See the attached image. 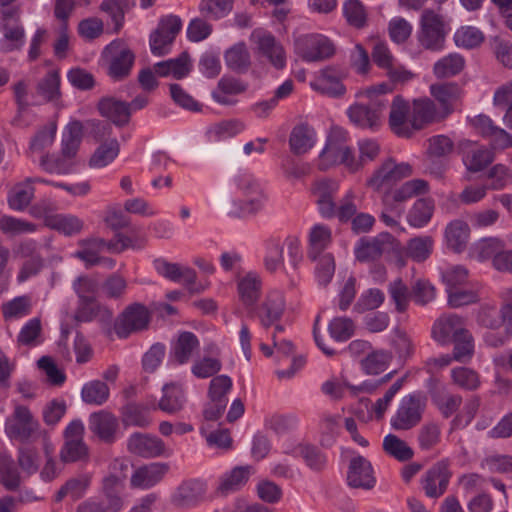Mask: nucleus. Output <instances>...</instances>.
Returning a JSON list of instances; mask_svg holds the SVG:
<instances>
[{
    "label": "nucleus",
    "instance_id": "9b49d317",
    "mask_svg": "<svg viewBox=\"0 0 512 512\" xmlns=\"http://www.w3.org/2000/svg\"><path fill=\"white\" fill-rule=\"evenodd\" d=\"M451 475L447 460L435 463L425 472L421 480L425 495L429 498L442 496L447 490Z\"/></svg>",
    "mask_w": 512,
    "mask_h": 512
},
{
    "label": "nucleus",
    "instance_id": "6e6d98bb",
    "mask_svg": "<svg viewBox=\"0 0 512 512\" xmlns=\"http://www.w3.org/2000/svg\"><path fill=\"white\" fill-rule=\"evenodd\" d=\"M454 344L451 357L454 361L468 363L474 354V338L470 331L452 340Z\"/></svg>",
    "mask_w": 512,
    "mask_h": 512
},
{
    "label": "nucleus",
    "instance_id": "3c124183",
    "mask_svg": "<svg viewBox=\"0 0 512 512\" xmlns=\"http://www.w3.org/2000/svg\"><path fill=\"white\" fill-rule=\"evenodd\" d=\"M83 136V126L81 122L79 121H72L70 122L67 127L66 131L63 135L62 140V153L66 157H73L80 145L81 139Z\"/></svg>",
    "mask_w": 512,
    "mask_h": 512
},
{
    "label": "nucleus",
    "instance_id": "b1692460",
    "mask_svg": "<svg viewBox=\"0 0 512 512\" xmlns=\"http://www.w3.org/2000/svg\"><path fill=\"white\" fill-rule=\"evenodd\" d=\"M348 485L352 488L371 489L375 485L371 463L363 456L351 459L347 473Z\"/></svg>",
    "mask_w": 512,
    "mask_h": 512
},
{
    "label": "nucleus",
    "instance_id": "e433bc0d",
    "mask_svg": "<svg viewBox=\"0 0 512 512\" xmlns=\"http://www.w3.org/2000/svg\"><path fill=\"white\" fill-rule=\"evenodd\" d=\"M99 315H101L103 319L110 320L113 313L105 306L99 304L97 299L78 301V306L74 316L77 322H90Z\"/></svg>",
    "mask_w": 512,
    "mask_h": 512
},
{
    "label": "nucleus",
    "instance_id": "de8ad7c7",
    "mask_svg": "<svg viewBox=\"0 0 512 512\" xmlns=\"http://www.w3.org/2000/svg\"><path fill=\"white\" fill-rule=\"evenodd\" d=\"M234 0H201L199 12L210 20H218L228 15L233 9Z\"/></svg>",
    "mask_w": 512,
    "mask_h": 512
},
{
    "label": "nucleus",
    "instance_id": "f3484780",
    "mask_svg": "<svg viewBox=\"0 0 512 512\" xmlns=\"http://www.w3.org/2000/svg\"><path fill=\"white\" fill-rule=\"evenodd\" d=\"M345 77L343 70L336 67H326L319 72V75L311 83V87L323 95L329 97H342L346 88L342 83Z\"/></svg>",
    "mask_w": 512,
    "mask_h": 512
},
{
    "label": "nucleus",
    "instance_id": "f8f14e48",
    "mask_svg": "<svg viewBox=\"0 0 512 512\" xmlns=\"http://www.w3.org/2000/svg\"><path fill=\"white\" fill-rule=\"evenodd\" d=\"M39 428V422L34 418L28 407L16 405L11 417L6 423V432L11 438L27 440Z\"/></svg>",
    "mask_w": 512,
    "mask_h": 512
},
{
    "label": "nucleus",
    "instance_id": "4468645a",
    "mask_svg": "<svg viewBox=\"0 0 512 512\" xmlns=\"http://www.w3.org/2000/svg\"><path fill=\"white\" fill-rule=\"evenodd\" d=\"M394 240L389 233H380L372 238H361L355 248L356 259L360 262L377 260L393 247Z\"/></svg>",
    "mask_w": 512,
    "mask_h": 512
},
{
    "label": "nucleus",
    "instance_id": "4c0bfd02",
    "mask_svg": "<svg viewBox=\"0 0 512 512\" xmlns=\"http://www.w3.org/2000/svg\"><path fill=\"white\" fill-rule=\"evenodd\" d=\"M331 242V231L324 225H315L309 234V251L308 257L311 260H316Z\"/></svg>",
    "mask_w": 512,
    "mask_h": 512
},
{
    "label": "nucleus",
    "instance_id": "79ce46f5",
    "mask_svg": "<svg viewBox=\"0 0 512 512\" xmlns=\"http://www.w3.org/2000/svg\"><path fill=\"white\" fill-rule=\"evenodd\" d=\"M464 66V58L460 54L451 53L434 64L433 72L437 78H449L459 74Z\"/></svg>",
    "mask_w": 512,
    "mask_h": 512
},
{
    "label": "nucleus",
    "instance_id": "052dcab7",
    "mask_svg": "<svg viewBox=\"0 0 512 512\" xmlns=\"http://www.w3.org/2000/svg\"><path fill=\"white\" fill-rule=\"evenodd\" d=\"M343 11L349 25L357 29H361L366 25L367 12L359 0H348L345 2Z\"/></svg>",
    "mask_w": 512,
    "mask_h": 512
},
{
    "label": "nucleus",
    "instance_id": "f704fd0d",
    "mask_svg": "<svg viewBox=\"0 0 512 512\" xmlns=\"http://www.w3.org/2000/svg\"><path fill=\"white\" fill-rule=\"evenodd\" d=\"M314 130L308 125L295 126L290 134L289 145L291 151L296 155H301L310 150L314 145Z\"/></svg>",
    "mask_w": 512,
    "mask_h": 512
},
{
    "label": "nucleus",
    "instance_id": "69168bd1",
    "mask_svg": "<svg viewBox=\"0 0 512 512\" xmlns=\"http://www.w3.org/2000/svg\"><path fill=\"white\" fill-rule=\"evenodd\" d=\"M451 378L455 385L465 390H475L480 385L478 373L468 367L452 369Z\"/></svg>",
    "mask_w": 512,
    "mask_h": 512
},
{
    "label": "nucleus",
    "instance_id": "aec40b11",
    "mask_svg": "<svg viewBox=\"0 0 512 512\" xmlns=\"http://www.w3.org/2000/svg\"><path fill=\"white\" fill-rule=\"evenodd\" d=\"M460 147L462 150V162L468 172H481L494 160L493 151L484 146L465 141L461 143Z\"/></svg>",
    "mask_w": 512,
    "mask_h": 512
},
{
    "label": "nucleus",
    "instance_id": "f03ea898",
    "mask_svg": "<svg viewBox=\"0 0 512 512\" xmlns=\"http://www.w3.org/2000/svg\"><path fill=\"white\" fill-rule=\"evenodd\" d=\"M387 101L381 97H370L367 102L351 105L347 110L349 120L362 129H377L382 122Z\"/></svg>",
    "mask_w": 512,
    "mask_h": 512
},
{
    "label": "nucleus",
    "instance_id": "2eb2a0df",
    "mask_svg": "<svg viewBox=\"0 0 512 512\" xmlns=\"http://www.w3.org/2000/svg\"><path fill=\"white\" fill-rule=\"evenodd\" d=\"M429 191V184L423 179H412L403 183L395 190H387L382 195V204L391 210H396L400 204L408 199L425 194Z\"/></svg>",
    "mask_w": 512,
    "mask_h": 512
},
{
    "label": "nucleus",
    "instance_id": "a211bd4d",
    "mask_svg": "<svg viewBox=\"0 0 512 512\" xmlns=\"http://www.w3.org/2000/svg\"><path fill=\"white\" fill-rule=\"evenodd\" d=\"M106 51L113 55L109 65V75L115 80L127 77L135 60L134 53L121 41H113L106 47Z\"/></svg>",
    "mask_w": 512,
    "mask_h": 512
},
{
    "label": "nucleus",
    "instance_id": "dca6fc26",
    "mask_svg": "<svg viewBox=\"0 0 512 512\" xmlns=\"http://www.w3.org/2000/svg\"><path fill=\"white\" fill-rule=\"evenodd\" d=\"M410 106L401 96L394 97L388 118L391 131L398 137L410 138L414 134L413 120L408 119Z\"/></svg>",
    "mask_w": 512,
    "mask_h": 512
},
{
    "label": "nucleus",
    "instance_id": "412c9836",
    "mask_svg": "<svg viewBox=\"0 0 512 512\" xmlns=\"http://www.w3.org/2000/svg\"><path fill=\"white\" fill-rule=\"evenodd\" d=\"M158 272L165 278L171 281L183 280L184 285L187 286L190 293H201L205 290V286L202 284H196V272L189 267H181L176 263H169L167 261L157 262Z\"/></svg>",
    "mask_w": 512,
    "mask_h": 512
},
{
    "label": "nucleus",
    "instance_id": "a878e982",
    "mask_svg": "<svg viewBox=\"0 0 512 512\" xmlns=\"http://www.w3.org/2000/svg\"><path fill=\"white\" fill-rule=\"evenodd\" d=\"M252 473L253 467L250 465L234 467L220 478L216 489L217 494L226 496L240 490L248 482Z\"/></svg>",
    "mask_w": 512,
    "mask_h": 512
},
{
    "label": "nucleus",
    "instance_id": "58836bf2",
    "mask_svg": "<svg viewBox=\"0 0 512 512\" xmlns=\"http://www.w3.org/2000/svg\"><path fill=\"white\" fill-rule=\"evenodd\" d=\"M245 193L246 196H249L250 198L242 201L238 210L232 212L238 217L254 215L263 208L262 206L265 200V195L258 185L250 184L246 186Z\"/></svg>",
    "mask_w": 512,
    "mask_h": 512
},
{
    "label": "nucleus",
    "instance_id": "bf43d9fd",
    "mask_svg": "<svg viewBox=\"0 0 512 512\" xmlns=\"http://www.w3.org/2000/svg\"><path fill=\"white\" fill-rule=\"evenodd\" d=\"M36 224L18 219L12 216L4 215L0 218V230L12 236L25 234V233H33L36 231Z\"/></svg>",
    "mask_w": 512,
    "mask_h": 512
},
{
    "label": "nucleus",
    "instance_id": "5fc2aeb1",
    "mask_svg": "<svg viewBox=\"0 0 512 512\" xmlns=\"http://www.w3.org/2000/svg\"><path fill=\"white\" fill-rule=\"evenodd\" d=\"M433 240L430 236L415 237L406 247V255L416 262L425 261L432 252Z\"/></svg>",
    "mask_w": 512,
    "mask_h": 512
},
{
    "label": "nucleus",
    "instance_id": "cd10ccee",
    "mask_svg": "<svg viewBox=\"0 0 512 512\" xmlns=\"http://www.w3.org/2000/svg\"><path fill=\"white\" fill-rule=\"evenodd\" d=\"M431 95L439 102L442 115L448 116L453 111V103L457 101L462 90L457 83H438L430 86Z\"/></svg>",
    "mask_w": 512,
    "mask_h": 512
},
{
    "label": "nucleus",
    "instance_id": "a18cd8bd",
    "mask_svg": "<svg viewBox=\"0 0 512 512\" xmlns=\"http://www.w3.org/2000/svg\"><path fill=\"white\" fill-rule=\"evenodd\" d=\"M382 447L386 454L401 462L410 460L414 455L412 448L394 434L384 437Z\"/></svg>",
    "mask_w": 512,
    "mask_h": 512
},
{
    "label": "nucleus",
    "instance_id": "ddd939ff",
    "mask_svg": "<svg viewBox=\"0 0 512 512\" xmlns=\"http://www.w3.org/2000/svg\"><path fill=\"white\" fill-rule=\"evenodd\" d=\"M468 331L463 317L449 313L443 314L435 321L432 327V337L439 344L448 345L452 343V340Z\"/></svg>",
    "mask_w": 512,
    "mask_h": 512
},
{
    "label": "nucleus",
    "instance_id": "774afa93",
    "mask_svg": "<svg viewBox=\"0 0 512 512\" xmlns=\"http://www.w3.org/2000/svg\"><path fill=\"white\" fill-rule=\"evenodd\" d=\"M389 293L395 304V308L399 313H403L407 310L410 293L408 287L403 281L398 278L389 284Z\"/></svg>",
    "mask_w": 512,
    "mask_h": 512
},
{
    "label": "nucleus",
    "instance_id": "0e129e2a",
    "mask_svg": "<svg viewBox=\"0 0 512 512\" xmlns=\"http://www.w3.org/2000/svg\"><path fill=\"white\" fill-rule=\"evenodd\" d=\"M330 337L338 342L347 341L355 331L354 323L347 317H336L328 326Z\"/></svg>",
    "mask_w": 512,
    "mask_h": 512
},
{
    "label": "nucleus",
    "instance_id": "423d86ee",
    "mask_svg": "<svg viewBox=\"0 0 512 512\" xmlns=\"http://www.w3.org/2000/svg\"><path fill=\"white\" fill-rule=\"evenodd\" d=\"M85 428L81 420H73L64 430V445L60 451V459L71 463L88 458L89 449L84 442Z\"/></svg>",
    "mask_w": 512,
    "mask_h": 512
},
{
    "label": "nucleus",
    "instance_id": "c03bdc74",
    "mask_svg": "<svg viewBox=\"0 0 512 512\" xmlns=\"http://www.w3.org/2000/svg\"><path fill=\"white\" fill-rule=\"evenodd\" d=\"M261 281L253 273H248L238 283V291L244 305L253 306L259 299Z\"/></svg>",
    "mask_w": 512,
    "mask_h": 512
},
{
    "label": "nucleus",
    "instance_id": "338daca9",
    "mask_svg": "<svg viewBox=\"0 0 512 512\" xmlns=\"http://www.w3.org/2000/svg\"><path fill=\"white\" fill-rule=\"evenodd\" d=\"M505 242L498 237H487L476 244L477 257L480 261L494 259L505 248Z\"/></svg>",
    "mask_w": 512,
    "mask_h": 512
},
{
    "label": "nucleus",
    "instance_id": "0eeeda50",
    "mask_svg": "<svg viewBox=\"0 0 512 512\" xmlns=\"http://www.w3.org/2000/svg\"><path fill=\"white\" fill-rule=\"evenodd\" d=\"M295 51L305 61H322L335 53L333 43L325 36L311 34L295 40Z\"/></svg>",
    "mask_w": 512,
    "mask_h": 512
},
{
    "label": "nucleus",
    "instance_id": "e2e57ef3",
    "mask_svg": "<svg viewBox=\"0 0 512 512\" xmlns=\"http://www.w3.org/2000/svg\"><path fill=\"white\" fill-rule=\"evenodd\" d=\"M431 397L433 403L445 418L454 414L462 403V397L454 394L432 392Z\"/></svg>",
    "mask_w": 512,
    "mask_h": 512
},
{
    "label": "nucleus",
    "instance_id": "c85d7f7f",
    "mask_svg": "<svg viewBox=\"0 0 512 512\" xmlns=\"http://www.w3.org/2000/svg\"><path fill=\"white\" fill-rule=\"evenodd\" d=\"M198 348L199 340L195 334L188 331L181 332L172 345L171 360L179 365L186 364Z\"/></svg>",
    "mask_w": 512,
    "mask_h": 512
},
{
    "label": "nucleus",
    "instance_id": "473e14b6",
    "mask_svg": "<svg viewBox=\"0 0 512 512\" xmlns=\"http://www.w3.org/2000/svg\"><path fill=\"white\" fill-rule=\"evenodd\" d=\"M163 396L158 402V408L166 413L175 414L182 410L185 396L182 388L175 384H166L163 387Z\"/></svg>",
    "mask_w": 512,
    "mask_h": 512
},
{
    "label": "nucleus",
    "instance_id": "4be33fe9",
    "mask_svg": "<svg viewBox=\"0 0 512 512\" xmlns=\"http://www.w3.org/2000/svg\"><path fill=\"white\" fill-rule=\"evenodd\" d=\"M251 38L257 44V51L260 55L268 58L269 62L277 69L284 67V49L273 35L261 31H254Z\"/></svg>",
    "mask_w": 512,
    "mask_h": 512
},
{
    "label": "nucleus",
    "instance_id": "39448f33",
    "mask_svg": "<svg viewBox=\"0 0 512 512\" xmlns=\"http://www.w3.org/2000/svg\"><path fill=\"white\" fill-rule=\"evenodd\" d=\"M413 168L408 163H396L392 158L385 160L367 180V186L375 191L388 189L398 181L410 177Z\"/></svg>",
    "mask_w": 512,
    "mask_h": 512
},
{
    "label": "nucleus",
    "instance_id": "7c9ffc66",
    "mask_svg": "<svg viewBox=\"0 0 512 512\" xmlns=\"http://www.w3.org/2000/svg\"><path fill=\"white\" fill-rule=\"evenodd\" d=\"M1 31L3 39L1 41L0 49L4 53L20 50L25 41L24 27L20 21L16 19L14 23H2Z\"/></svg>",
    "mask_w": 512,
    "mask_h": 512
},
{
    "label": "nucleus",
    "instance_id": "1a4fd4ad",
    "mask_svg": "<svg viewBox=\"0 0 512 512\" xmlns=\"http://www.w3.org/2000/svg\"><path fill=\"white\" fill-rule=\"evenodd\" d=\"M150 322L148 309L140 303L128 306L115 323V333L120 338H127L131 333L147 329Z\"/></svg>",
    "mask_w": 512,
    "mask_h": 512
},
{
    "label": "nucleus",
    "instance_id": "603ef678",
    "mask_svg": "<svg viewBox=\"0 0 512 512\" xmlns=\"http://www.w3.org/2000/svg\"><path fill=\"white\" fill-rule=\"evenodd\" d=\"M31 309V297L23 295L4 303L2 305V314L5 320L19 319L29 315Z\"/></svg>",
    "mask_w": 512,
    "mask_h": 512
},
{
    "label": "nucleus",
    "instance_id": "4d7b16f0",
    "mask_svg": "<svg viewBox=\"0 0 512 512\" xmlns=\"http://www.w3.org/2000/svg\"><path fill=\"white\" fill-rule=\"evenodd\" d=\"M484 39V34L478 28L472 26H462L454 35L456 45L467 49L478 47Z\"/></svg>",
    "mask_w": 512,
    "mask_h": 512
},
{
    "label": "nucleus",
    "instance_id": "7ed1b4c3",
    "mask_svg": "<svg viewBox=\"0 0 512 512\" xmlns=\"http://www.w3.org/2000/svg\"><path fill=\"white\" fill-rule=\"evenodd\" d=\"M420 26L418 33L420 45L431 51L441 50L447 34L443 17L431 9H426L421 15Z\"/></svg>",
    "mask_w": 512,
    "mask_h": 512
},
{
    "label": "nucleus",
    "instance_id": "37998d69",
    "mask_svg": "<svg viewBox=\"0 0 512 512\" xmlns=\"http://www.w3.org/2000/svg\"><path fill=\"white\" fill-rule=\"evenodd\" d=\"M120 146L118 141L110 139L102 143L91 156L89 164L94 168H103L111 163L119 154Z\"/></svg>",
    "mask_w": 512,
    "mask_h": 512
},
{
    "label": "nucleus",
    "instance_id": "72a5a7b5",
    "mask_svg": "<svg viewBox=\"0 0 512 512\" xmlns=\"http://www.w3.org/2000/svg\"><path fill=\"white\" fill-rule=\"evenodd\" d=\"M224 58L227 67L237 73H245L251 66L250 53L243 42L226 50Z\"/></svg>",
    "mask_w": 512,
    "mask_h": 512
},
{
    "label": "nucleus",
    "instance_id": "9d476101",
    "mask_svg": "<svg viewBox=\"0 0 512 512\" xmlns=\"http://www.w3.org/2000/svg\"><path fill=\"white\" fill-rule=\"evenodd\" d=\"M127 450L145 459L157 458L168 454V449L162 439L156 435L135 432L127 440Z\"/></svg>",
    "mask_w": 512,
    "mask_h": 512
},
{
    "label": "nucleus",
    "instance_id": "680f3d73",
    "mask_svg": "<svg viewBox=\"0 0 512 512\" xmlns=\"http://www.w3.org/2000/svg\"><path fill=\"white\" fill-rule=\"evenodd\" d=\"M454 150L453 140L446 135H436L428 139L427 156L445 159Z\"/></svg>",
    "mask_w": 512,
    "mask_h": 512
},
{
    "label": "nucleus",
    "instance_id": "c9c22d12",
    "mask_svg": "<svg viewBox=\"0 0 512 512\" xmlns=\"http://www.w3.org/2000/svg\"><path fill=\"white\" fill-rule=\"evenodd\" d=\"M189 56L186 52L175 59L159 62L155 65V72L161 77L172 75L175 79H181L189 73Z\"/></svg>",
    "mask_w": 512,
    "mask_h": 512
},
{
    "label": "nucleus",
    "instance_id": "6e6552de",
    "mask_svg": "<svg viewBox=\"0 0 512 512\" xmlns=\"http://www.w3.org/2000/svg\"><path fill=\"white\" fill-rule=\"evenodd\" d=\"M336 164H344L351 172H356L358 164L351 149L341 142L335 132L327 140L326 146L319 157V168L326 170Z\"/></svg>",
    "mask_w": 512,
    "mask_h": 512
},
{
    "label": "nucleus",
    "instance_id": "864d4df0",
    "mask_svg": "<svg viewBox=\"0 0 512 512\" xmlns=\"http://www.w3.org/2000/svg\"><path fill=\"white\" fill-rule=\"evenodd\" d=\"M34 197V188L25 182L16 184L8 196L9 207L22 211L29 206Z\"/></svg>",
    "mask_w": 512,
    "mask_h": 512
},
{
    "label": "nucleus",
    "instance_id": "5701e85b",
    "mask_svg": "<svg viewBox=\"0 0 512 512\" xmlns=\"http://www.w3.org/2000/svg\"><path fill=\"white\" fill-rule=\"evenodd\" d=\"M118 428L117 418L108 411L94 412L89 416V429L105 443L115 441Z\"/></svg>",
    "mask_w": 512,
    "mask_h": 512
},
{
    "label": "nucleus",
    "instance_id": "8fccbe9b",
    "mask_svg": "<svg viewBox=\"0 0 512 512\" xmlns=\"http://www.w3.org/2000/svg\"><path fill=\"white\" fill-rule=\"evenodd\" d=\"M81 396L87 404L102 405L109 397V387L103 381L93 380L83 386Z\"/></svg>",
    "mask_w": 512,
    "mask_h": 512
},
{
    "label": "nucleus",
    "instance_id": "49530a36",
    "mask_svg": "<svg viewBox=\"0 0 512 512\" xmlns=\"http://www.w3.org/2000/svg\"><path fill=\"white\" fill-rule=\"evenodd\" d=\"M434 210V205L430 199H418L410 209L407 220L413 227H423L431 219Z\"/></svg>",
    "mask_w": 512,
    "mask_h": 512
},
{
    "label": "nucleus",
    "instance_id": "bb28decb",
    "mask_svg": "<svg viewBox=\"0 0 512 512\" xmlns=\"http://www.w3.org/2000/svg\"><path fill=\"white\" fill-rule=\"evenodd\" d=\"M285 310L284 296L279 291H272L268 294L260 307L258 317L263 327L269 328L275 324L283 315Z\"/></svg>",
    "mask_w": 512,
    "mask_h": 512
},
{
    "label": "nucleus",
    "instance_id": "f257e3e1",
    "mask_svg": "<svg viewBox=\"0 0 512 512\" xmlns=\"http://www.w3.org/2000/svg\"><path fill=\"white\" fill-rule=\"evenodd\" d=\"M427 398L420 392H414L402 397L391 426L395 430H409L417 426L426 409Z\"/></svg>",
    "mask_w": 512,
    "mask_h": 512
},
{
    "label": "nucleus",
    "instance_id": "393cba45",
    "mask_svg": "<svg viewBox=\"0 0 512 512\" xmlns=\"http://www.w3.org/2000/svg\"><path fill=\"white\" fill-rule=\"evenodd\" d=\"M446 118L436 104L428 98L415 99L412 108V120L414 131L424 128L425 125Z\"/></svg>",
    "mask_w": 512,
    "mask_h": 512
},
{
    "label": "nucleus",
    "instance_id": "6ab92c4d",
    "mask_svg": "<svg viewBox=\"0 0 512 512\" xmlns=\"http://www.w3.org/2000/svg\"><path fill=\"white\" fill-rule=\"evenodd\" d=\"M169 469V464L163 462L143 464L134 470L130 485L132 488L150 489L163 480Z\"/></svg>",
    "mask_w": 512,
    "mask_h": 512
},
{
    "label": "nucleus",
    "instance_id": "09e8293b",
    "mask_svg": "<svg viewBox=\"0 0 512 512\" xmlns=\"http://www.w3.org/2000/svg\"><path fill=\"white\" fill-rule=\"evenodd\" d=\"M392 360V354L385 350L370 352L361 361V366L367 374L378 375L386 370Z\"/></svg>",
    "mask_w": 512,
    "mask_h": 512
},
{
    "label": "nucleus",
    "instance_id": "ea45409f",
    "mask_svg": "<svg viewBox=\"0 0 512 512\" xmlns=\"http://www.w3.org/2000/svg\"><path fill=\"white\" fill-rule=\"evenodd\" d=\"M470 229L467 223L461 220L451 222L445 230L448 246L456 252H460L467 244Z\"/></svg>",
    "mask_w": 512,
    "mask_h": 512
},
{
    "label": "nucleus",
    "instance_id": "a19ab883",
    "mask_svg": "<svg viewBox=\"0 0 512 512\" xmlns=\"http://www.w3.org/2000/svg\"><path fill=\"white\" fill-rule=\"evenodd\" d=\"M47 226L66 236H72L82 231L84 223L75 215L56 214L47 217Z\"/></svg>",
    "mask_w": 512,
    "mask_h": 512
},
{
    "label": "nucleus",
    "instance_id": "20e7f679",
    "mask_svg": "<svg viewBox=\"0 0 512 512\" xmlns=\"http://www.w3.org/2000/svg\"><path fill=\"white\" fill-rule=\"evenodd\" d=\"M182 21L177 15H166L160 18L156 29L151 33L149 43L152 54L164 56L181 31Z\"/></svg>",
    "mask_w": 512,
    "mask_h": 512
},
{
    "label": "nucleus",
    "instance_id": "c756f323",
    "mask_svg": "<svg viewBox=\"0 0 512 512\" xmlns=\"http://www.w3.org/2000/svg\"><path fill=\"white\" fill-rule=\"evenodd\" d=\"M98 110L103 117L110 119L118 126L129 122L130 111L126 102L114 98H103L98 103Z\"/></svg>",
    "mask_w": 512,
    "mask_h": 512
},
{
    "label": "nucleus",
    "instance_id": "2f4dec72",
    "mask_svg": "<svg viewBox=\"0 0 512 512\" xmlns=\"http://www.w3.org/2000/svg\"><path fill=\"white\" fill-rule=\"evenodd\" d=\"M206 493L205 484L199 480L183 482L175 496V503L179 506H193L200 502Z\"/></svg>",
    "mask_w": 512,
    "mask_h": 512
},
{
    "label": "nucleus",
    "instance_id": "13d9d810",
    "mask_svg": "<svg viewBox=\"0 0 512 512\" xmlns=\"http://www.w3.org/2000/svg\"><path fill=\"white\" fill-rule=\"evenodd\" d=\"M122 420L125 425L141 428L148 427L151 423L147 409L134 403H129L123 408Z\"/></svg>",
    "mask_w": 512,
    "mask_h": 512
}]
</instances>
